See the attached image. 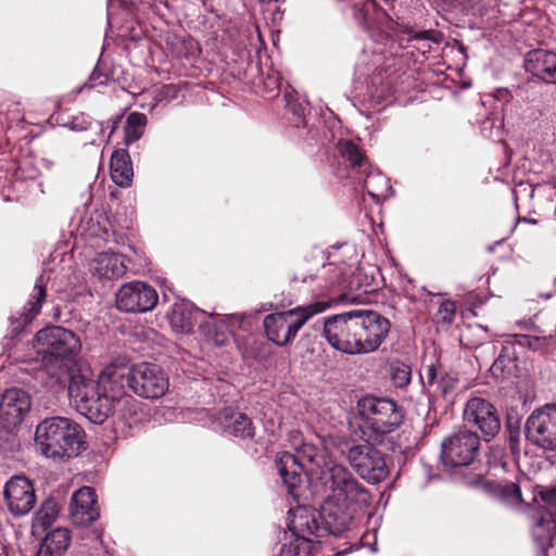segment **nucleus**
Masks as SVG:
<instances>
[{"label":"nucleus","instance_id":"cd10ccee","mask_svg":"<svg viewBox=\"0 0 556 556\" xmlns=\"http://www.w3.org/2000/svg\"><path fill=\"white\" fill-rule=\"evenodd\" d=\"M363 187L376 202L387 199L392 192L389 178L379 170H369L364 178Z\"/></svg>","mask_w":556,"mask_h":556},{"label":"nucleus","instance_id":"412c9836","mask_svg":"<svg viewBox=\"0 0 556 556\" xmlns=\"http://www.w3.org/2000/svg\"><path fill=\"white\" fill-rule=\"evenodd\" d=\"M541 497L552 509H554L555 518L540 519L533 527L532 535L542 548L543 556H547V549L552 546L556 529V486L542 492Z\"/></svg>","mask_w":556,"mask_h":556},{"label":"nucleus","instance_id":"c85d7f7f","mask_svg":"<svg viewBox=\"0 0 556 556\" xmlns=\"http://www.w3.org/2000/svg\"><path fill=\"white\" fill-rule=\"evenodd\" d=\"M240 324V317L236 315H226L213 317L211 321L207 323L208 331H215L214 337L212 338L214 344L223 345L228 340V337L232 334L233 328L236 325Z\"/></svg>","mask_w":556,"mask_h":556},{"label":"nucleus","instance_id":"4be33fe9","mask_svg":"<svg viewBox=\"0 0 556 556\" xmlns=\"http://www.w3.org/2000/svg\"><path fill=\"white\" fill-rule=\"evenodd\" d=\"M124 257L114 252L98 253L89 263V270L99 279H116L126 271Z\"/></svg>","mask_w":556,"mask_h":556},{"label":"nucleus","instance_id":"4468645a","mask_svg":"<svg viewBox=\"0 0 556 556\" xmlns=\"http://www.w3.org/2000/svg\"><path fill=\"white\" fill-rule=\"evenodd\" d=\"M132 392L146 399H159L169 388L166 374L155 364L141 363L132 366Z\"/></svg>","mask_w":556,"mask_h":556},{"label":"nucleus","instance_id":"a19ab883","mask_svg":"<svg viewBox=\"0 0 556 556\" xmlns=\"http://www.w3.org/2000/svg\"><path fill=\"white\" fill-rule=\"evenodd\" d=\"M420 380L424 386H433L438 383V369L433 364L424 365L420 372Z\"/></svg>","mask_w":556,"mask_h":556},{"label":"nucleus","instance_id":"20e7f679","mask_svg":"<svg viewBox=\"0 0 556 556\" xmlns=\"http://www.w3.org/2000/svg\"><path fill=\"white\" fill-rule=\"evenodd\" d=\"M83 428L67 417L45 418L35 431V444L41 455L54 460L77 456L83 448Z\"/></svg>","mask_w":556,"mask_h":556},{"label":"nucleus","instance_id":"9b49d317","mask_svg":"<svg viewBox=\"0 0 556 556\" xmlns=\"http://www.w3.org/2000/svg\"><path fill=\"white\" fill-rule=\"evenodd\" d=\"M527 441L547 452H556V403L535 408L525 425Z\"/></svg>","mask_w":556,"mask_h":556},{"label":"nucleus","instance_id":"ea45409f","mask_svg":"<svg viewBox=\"0 0 556 556\" xmlns=\"http://www.w3.org/2000/svg\"><path fill=\"white\" fill-rule=\"evenodd\" d=\"M516 343L530 350L539 351L542 350L543 340L540 337L518 334L516 336Z\"/></svg>","mask_w":556,"mask_h":556},{"label":"nucleus","instance_id":"c756f323","mask_svg":"<svg viewBox=\"0 0 556 556\" xmlns=\"http://www.w3.org/2000/svg\"><path fill=\"white\" fill-rule=\"evenodd\" d=\"M78 232L86 238L101 239L108 233V219L103 214L93 212L81 218L78 225Z\"/></svg>","mask_w":556,"mask_h":556},{"label":"nucleus","instance_id":"2eb2a0df","mask_svg":"<svg viewBox=\"0 0 556 556\" xmlns=\"http://www.w3.org/2000/svg\"><path fill=\"white\" fill-rule=\"evenodd\" d=\"M464 421L469 426L477 427L486 441L494 438L501 429L496 408L482 397H471L467 401L464 408Z\"/></svg>","mask_w":556,"mask_h":556},{"label":"nucleus","instance_id":"f3484780","mask_svg":"<svg viewBox=\"0 0 556 556\" xmlns=\"http://www.w3.org/2000/svg\"><path fill=\"white\" fill-rule=\"evenodd\" d=\"M99 388L109 393L112 397H119L132 392V366L122 359L108 364L99 374Z\"/></svg>","mask_w":556,"mask_h":556},{"label":"nucleus","instance_id":"79ce46f5","mask_svg":"<svg viewBox=\"0 0 556 556\" xmlns=\"http://www.w3.org/2000/svg\"><path fill=\"white\" fill-rule=\"evenodd\" d=\"M410 38L415 40H429L435 43L440 41V35L433 30L416 31Z\"/></svg>","mask_w":556,"mask_h":556},{"label":"nucleus","instance_id":"58836bf2","mask_svg":"<svg viewBox=\"0 0 556 556\" xmlns=\"http://www.w3.org/2000/svg\"><path fill=\"white\" fill-rule=\"evenodd\" d=\"M458 382V377L454 372H445L438 381V388L443 394L452 392Z\"/></svg>","mask_w":556,"mask_h":556},{"label":"nucleus","instance_id":"f704fd0d","mask_svg":"<svg viewBox=\"0 0 556 556\" xmlns=\"http://www.w3.org/2000/svg\"><path fill=\"white\" fill-rule=\"evenodd\" d=\"M60 508L54 500H46L36 514V523L43 529L49 528L59 517Z\"/></svg>","mask_w":556,"mask_h":556},{"label":"nucleus","instance_id":"7c9ffc66","mask_svg":"<svg viewBox=\"0 0 556 556\" xmlns=\"http://www.w3.org/2000/svg\"><path fill=\"white\" fill-rule=\"evenodd\" d=\"M71 541L72 536L68 529L56 528L46 535L42 547L50 556H59L68 548Z\"/></svg>","mask_w":556,"mask_h":556},{"label":"nucleus","instance_id":"ddd939ff","mask_svg":"<svg viewBox=\"0 0 556 556\" xmlns=\"http://www.w3.org/2000/svg\"><path fill=\"white\" fill-rule=\"evenodd\" d=\"M116 307L126 313H146L159 301L156 290L143 281L124 283L115 295Z\"/></svg>","mask_w":556,"mask_h":556},{"label":"nucleus","instance_id":"37998d69","mask_svg":"<svg viewBox=\"0 0 556 556\" xmlns=\"http://www.w3.org/2000/svg\"><path fill=\"white\" fill-rule=\"evenodd\" d=\"M501 364H502V361L500 358H497L492 366V370L495 372L497 370V368H500Z\"/></svg>","mask_w":556,"mask_h":556},{"label":"nucleus","instance_id":"39448f33","mask_svg":"<svg viewBox=\"0 0 556 556\" xmlns=\"http://www.w3.org/2000/svg\"><path fill=\"white\" fill-rule=\"evenodd\" d=\"M76 409L93 424H103L112 414L114 399L99 388L89 367H79L67 382Z\"/></svg>","mask_w":556,"mask_h":556},{"label":"nucleus","instance_id":"f03ea898","mask_svg":"<svg viewBox=\"0 0 556 556\" xmlns=\"http://www.w3.org/2000/svg\"><path fill=\"white\" fill-rule=\"evenodd\" d=\"M317 480L324 493L318 516L333 535L339 536L349 528L354 506L369 504V494L348 468L333 459L325 463Z\"/></svg>","mask_w":556,"mask_h":556},{"label":"nucleus","instance_id":"5701e85b","mask_svg":"<svg viewBox=\"0 0 556 556\" xmlns=\"http://www.w3.org/2000/svg\"><path fill=\"white\" fill-rule=\"evenodd\" d=\"M218 424L228 435L241 439L254 437V427L251 419L241 412L226 408L219 413Z\"/></svg>","mask_w":556,"mask_h":556},{"label":"nucleus","instance_id":"a211bd4d","mask_svg":"<svg viewBox=\"0 0 556 556\" xmlns=\"http://www.w3.org/2000/svg\"><path fill=\"white\" fill-rule=\"evenodd\" d=\"M28 393L18 388L8 389L0 400V427L7 431L16 428L30 409Z\"/></svg>","mask_w":556,"mask_h":556},{"label":"nucleus","instance_id":"c9c22d12","mask_svg":"<svg viewBox=\"0 0 556 556\" xmlns=\"http://www.w3.org/2000/svg\"><path fill=\"white\" fill-rule=\"evenodd\" d=\"M391 380L395 388H404L410 382V367L402 362L391 364Z\"/></svg>","mask_w":556,"mask_h":556},{"label":"nucleus","instance_id":"423d86ee","mask_svg":"<svg viewBox=\"0 0 556 556\" xmlns=\"http://www.w3.org/2000/svg\"><path fill=\"white\" fill-rule=\"evenodd\" d=\"M358 427L368 443H379L402 422L403 414L393 400L365 396L357 403Z\"/></svg>","mask_w":556,"mask_h":556},{"label":"nucleus","instance_id":"6e6552de","mask_svg":"<svg viewBox=\"0 0 556 556\" xmlns=\"http://www.w3.org/2000/svg\"><path fill=\"white\" fill-rule=\"evenodd\" d=\"M328 302H314L308 305L269 314L264 318L266 337L279 346L290 343L298 331L315 315L329 307Z\"/></svg>","mask_w":556,"mask_h":556},{"label":"nucleus","instance_id":"f257e3e1","mask_svg":"<svg viewBox=\"0 0 556 556\" xmlns=\"http://www.w3.org/2000/svg\"><path fill=\"white\" fill-rule=\"evenodd\" d=\"M390 331V321L374 311L352 309L329 316L323 336L343 354L363 355L379 349Z\"/></svg>","mask_w":556,"mask_h":556},{"label":"nucleus","instance_id":"72a5a7b5","mask_svg":"<svg viewBox=\"0 0 556 556\" xmlns=\"http://www.w3.org/2000/svg\"><path fill=\"white\" fill-rule=\"evenodd\" d=\"M491 491L506 503L516 504L521 501V491L515 482H500L491 485Z\"/></svg>","mask_w":556,"mask_h":556},{"label":"nucleus","instance_id":"49530a36","mask_svg":"<svg viewBox=\"0 0 556 556\" xmlns=\"http://www.w3.org/2000/svg\"><path fill=\"white\" fill-rule=\"evenodd\" d=\"M336 283H337L338 286H342V285H343V282H342L341 280H338Z\"/></svg>","mask_w":556,"mask_h":556},{"label":"nucleus","instance_id":"f8f14e48","mask_svg":"<svg viewBox=\"0 0 556 556\" xmlns=\"http://www.w3.org/2000/svg\"><path fill=\"white\" fill-rule=\"evenodd\" d=\"M479 435L471 430H459L446 438L441 444V459L446 467L470 465L478 455Z\"/></svg>","mask_w":556,"mask_h":556},{"label":"nucleus","instance_id":"1a4fd4ad","mask_svg":"<svg viewBox=\"0 0 556 556\" xmlns=\"http://www.w3.org/2000/svg\"><path fill=\"white\" fill-rule=\"evenodd\" d=\"M288 527L295 538L289 545L282 546L279 556H313L318 549L317 539L326 533L333 535L324 520L319 525L316 514L306 508L295 509Z\"/></svg>","mask_w":556,"mask_h":556},{"label":"nucleus","instance_id":"a878e982","mask_svg":"<svg viewBox=\"0 0 556 556\" xmlns=\"http://www.w3.org/2000/svg\"><path fill=\"white\" fill-rule=\"evenodd\" d=\"M110 173L112 180L119 187L131 185L134 177L132 162L125 149L115 150L111 155Z\"/></svg>","mask_w":556,"mask_h":556},{"label":"nucleus","instance_id":"2f4dec72","mask_svg":"<svg viewBox=\"0 0 556 556\" xmlns=\"http://www.w3.org/2000/svg\"><path fill=\"white\" fill-rule=\"evenodd\" d=\"M340 154L346 160L352 168H357L365 173L369 168L367 159L356 144L350 140H342L338 144Z\"/></svg>","mask_w":556,"mask_h":556},{"label":"nucleus","instance_id":"9d476101","mask_svg":"<svg viewBox=\"0 0 556 556\" xmlns=\"http://www.w3.org/2000/svg\"><path fill=\"white\" fill-rule=\"evenodd\" d=\"M338 451L368 482L378 483L388 476L389 470L382 453L371 445L344 442L338 446Z\"/></svg>","mask_w":556,"mask_h":556},{"label":"nucleus","instance_id":"c03bdc74","mask_svg":"<svg viewBox=\"0 0 556 556\" xmlns=\"http://www.w3.org/2000/svg\"><path fill=\"white\" fill-rule=\"evenodd\" d=\"M174 90V86L167 85L163 87V91L168 94L170 91Z\"/></svg>","mask_w":556,"mask_h":556},{"label":"nucleus","instance_id":"0eeeda50","mask_svg":"<svg viewBox=\"0 0 556 556\" xmlns=\"http://www.w3.org/2000/svg\"><path fill=\"white\" fill-rule=\"evenodd\" d=\"M331 457L319 453L312 444H303L296 453L282 452L276 456V467L288 492L295 496V489L301 484L302 472L311 479L318 478L325 463Z\"/></svg>","mask_w":556,"mask_h":556},{"label":"nucleus","instance_id":"7ed1b4c3","mask_svg":"<svg viewBox=\"0 0 556 556\" xmlns=\"http://www.w3.org/2000/svg\"><path fill=\"white\" fill-rule=\"evenodd\" d=\"M34 348L41 355L42 371L52 380L51 387H65L79 369L75 358L81 342L71 330L59 326L41 329L35 336Z\"/></svg>","mask_w":556,"mask_h":556},{"label":"nucleus","instance_id":"473e14b6","mask_svg":"<svg viewBox=\"0 0 556 556\" xmlns=\"http://www.w3.org/2000/svg\"><path fill=\"white\" fill-rule=\"evenodd\" d=\"M147 125V116L143 113L132 112L127 116L124 127V143L130 146L139 140Z\"/></svg>","mask_w":556,"mask_h":556},{"label":"nucleus","instance_id":"6ab92c4d","mask_svg":"<svg viewBox=\"0 0 556 556\" xmlns=\"http://www.w3.org/2000/svg\"><path fill=\"white\" fill-rule=\"evenodd\" d=\"M70 513L73 522L87 527L99 519L100 507L92 488L83 486L75 491L71 498Z\"/></svg>","mask_w":556,"mask_h":556},{"label":"nucleus","instance_id":"393cba45","mask_svg":"<svg viewBox=\"0 0 556 556\" xmlns=\"http://www.w3.org/2000/svg\"><path fill=\"white\" fill-rule=\"evenodd\" d=\"M41 279L35 283L30 299L23 308V312L17 318L11 317L13 331L17 332L26 325L31 323L41 309V305L46 299V289L41 283Z\"/></svg>","mask_w":556,"mask_h":556},{"label":"nucleus","instance_id":"a18cd8bd","mask_svg":"<svg viewBox=\"0 0 556 556\" xmlns=\"http://www.w3.org/2000/svg\"><path fill=\"white\" fill-rule=\"evenodd\" d=\"M94 80V74H92V76L90 77V87H94L97 85V83H93Z\"/></svg>","mask_w":556,"mask_h":556},{"label":"nucleus","instance_id":"4c0bfd02","mask_svg":"<svg viewBox=\"0 0 556 556\" xmlns=\"http://www.w3.org/2000/svg\"><path fill=\"white\" fill-rule=\"evenodd\" d=\"M91 125V119L88 115L86 114H78V115H74L72 116L66 123H65V126L68 127L70 129L72 130H75V131H83V130H86L89 128V126Z\"/></svg>","mask_w":556,"mask_h":556},{"label":"nucleus","instance_id":"b1692460","mask_svg":"<svg viewBox=\"0 0 556 556\" xmlns=\"http://www.w3.org/2000/svg\"><path fill=\"white\" fill-rule=\"evenodd\" d=\"M113 399V412L110 417L116 426L131 428L132 425L140 421L141 403L139 401L130 394Z\"/></svg>","mask_w":556,"mask_h":556},{"label":"nucleus","instance_id":"dca6fc26","mask_svg":"<svg viewBox=\"0 0 556 556\" xmlns=\"http://www.w3.org/2000/svg\"><path fill=\"white\" fill-rule=\"evenodd\" d=\"M3 496L9 511L14 516L27 515L37 501L33 482L24 476H14L8 480Z\"/></svg>","mask_w":556,"mask_h":556},{"label":"nucleus","instance_id":"bb28decb","mask_svg":"<svg viewBox=\"0 0 556 556\" xmlns=\"http://www.w3.org/2000/svg\"><path fill=\"white\" fill-rule=\"evenodd\" d=\"M167 319L174 332L186 334L194 326L193 306L187 301L175 302L167 313Z\"/></svg>","mask_w":556,"mask_h":556},{"label":"nucleus","instance_id":"aec40b11","mask_svg":"<svg viewBox=\"0 0 556 556\" xmlns=\"http://www.w3.org/2000/svg\"><path fill=\"white\" fill-rule=\"evenodd\" d=\"M525 68L545 83L556 84V53L552 51H530L525 60Z\"/></svg>","mask_w":556,"mask_h":556},{"label":"nucleus","instance_id":"e433bc0d","mask_svg":"<svg viewBox=\"0 0 556 556\" xmlns=\"http://www.w3.org/2000/svg\"><path fill=\"white\" fill-rule=\"evenodd\" d=\"M455 303L447 300L443 301L438 311V318L443 324L450 325L454 320L455 317Z\"/></svg>","mask_w":556,"mask_h":556}]
</instances>
